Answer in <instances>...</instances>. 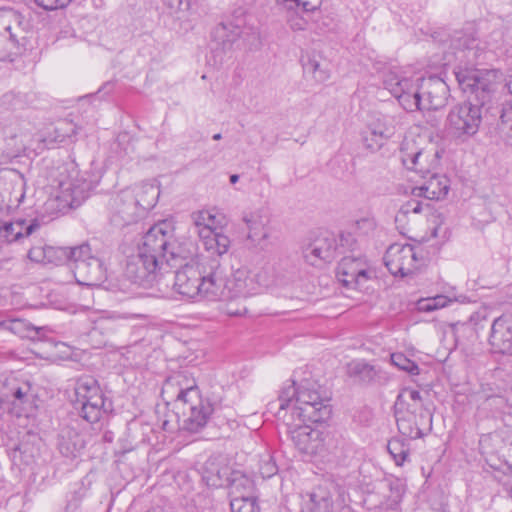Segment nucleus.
<instances>
[{
    "label": "nucleus",
    "instance_id": "nucleus-13",
    "mask_svg": "<svg viewBox=\"0 0 512 512\" xmlns=\"http://www.w3.org/2000/svg\"><path fill=\"white\" fill-rule=\"evenodd\" d=\"M167 227L168 225L165 222L152 227L158 228L163 234L164 239L167 240L165 247L159 253L162 264L182 268L186 263H192L197 251L194 242L188 239H175L172 231L167 230Z\"/></svg>",
    "mask_w": 512,
    "mask_h": 512
},
{
    "label": "nucleus",
    "instance_id": "nucleus-45",
    "mask_svg": "<svg viewBox=\"0 0 512 512\" xmlns=\"http://www.w3.org/2000/svg\"><path fill=\"white\" fill-rule=\"evenodd\" d=\"M500 129L506 135L508 145L512 147V106L507 105L502 108L500 115Z\"/></svg>",
    "mask_w": 512,
    "mask_h": 512
},
{
    "label": "nucleus",
    "instance_id": "nucleus-23",
    "mask_svg": "<svg viewBox=\"0 0 512 512\" xmlns=\"http://www.w3.org/2000/svg\"><path fill=\"white\" fill-rule=\"evenodd\" d=\"M230 501L231 512H260L256 498L253 496V484L246 478L241 477L231 484Z\"/></svg>",
    "mask_w": 512,
    "mask_h": 512
},
{
    "label": "nucleus",
    "instance_id": "nucleus-5",
    "mask_svg": "<svg viewBox=\"0 0 512 512\" xmlns=\"http://www.w3.org/2000/svg\"><path fill=\"white\" fill-rule=\"evenodd\" d=\"M394 413L399 432L402 436L417 439L423 436L417 421V414L425 417L423 401L420 392L411 388H404L398 394L394 403Z\"/></svg>",
    "mask_w": 512,
    "mask_h": 512
},
{
    "label": "nucleus",
    "instance_id": "nucleus-26",
    "mask_svg": "<svg viewBox=\"0 0 512 512\" xmlns=\"http://www.w3.org/2000/svg\"><path fill=\"white\" fill-rule=\"evenodd\" d=\"M337 256L336 238L332 234L316 238L305 250V260L312 266L331 262Z\"/></svg>",
    "mask_w": 512,
    "mask_h": 512
},
{
    "label": "nucleus",
    "instance_id": "nucleus-39",
    "mask_svg": "<svg viewBox=\"0 0 512 512\" xmlns=\"http://www.w3.org/2000/svg\"><path fill=\"white\" fill-rule=\"evenodd\" d=\"M389 494L385 495V501L381 503L380 508L395 512L402 500L404 487L399 479L387 482Z\"/></svg>",
    "mask_w": 512,
    "mask_h": 512
},
{
    "label": "nucleus",
    "instance_id": "nucleus-57",
    "mask_svg": "<svg viewBox=\"0 0 512 512\" xmlns=\"http://www.w3.org/2000/svg\"><path fill=\"white\" fill-rule=\"evenodd\" d=\"M493 437H494V435H492V434L483 435V436L481 437V439H480V445H481V447H482V448H484V447H485V444H486L488 441L492 440V439H493ZM495 437H497V435H495Z\"/></svg>",
    "mask_w": 512,
    "mask_h": 512
},
{
    "label": "nucleus",
    "instance_id": "nucleus-49",
    "mask_svg": "<svg viewBox=\"0 0 512 512\" xmlns=\"http://www.w3.org/2000/svg\"><path fill=\"white\" fill-rule=\"evenodd\" d=\"M422 211V203L416 199L405 202L396 215V222L403 220L409 213H420Z\"/></svg>",
    "mask_w": 512,
    "mask_h": 512
},
{
    "label": "nucleus",
    "instance_id": "nucleus-41",
    "mask_svg": "<svg viewBox=\"0 0 512 512\" xmlns=\"http://www.w3.org/2000/svg\"><path fill=\"white\" fill-rule=\"evenodd\" d=\"M73 247H53L46 245L45 264L59 265L71 261Z\"/></svg>",
    "mask_w": 512,
    "mask_h": 512
},
{
    "label": "nucleus",
    "instance_id": "nucleus-53",
    "mask_svg": "<svg viewBox=\"0 0 512 512\" xmlns=\"http://www.w3.org/2000/svg\"><path fill=\"white\" fill-rule=\"evenodd\" d=\"M72 0H35L45 10H56L66 7Z\"/></svg>",
    "mask_w": 512,
    "mask_h": 512
},
{
    "label": "nucleus",
    "instance_id": "nucleus-47",
    "mask_svg": "<svg viewBox=\"0 0 512 512\" xmlns=\"http://www.w3.org/2000/svg\"><path fill=\"white\" fill-rule=\"evenodd\" d=\"M306 72L311 73L316 81L324 82L329 78L328 70L321 67L319 61L315 58H311L304 64Z\"/></svg>",
    "mask_w": 512,
    "mask_h": 512
},
{
    "label": "nucleus",
    "instance_id": "nucleus-2",
    "mask_svg": "<svg viewBox=\"0 0 512 512\" xmlns=\"http://www.w3.org/2000/svg\"><path fill=\"white\" fill-rule=\"evenodd\" d=\"M327 401L328 399L324 398L315 388V383L305 381L296 387L295 382L292 381L280 391L277 400L278 410L275 416L278 418V414L283 411V413L293 415V419H297L299 422H322L331 413L329 405L326 404ZM275 405L276 403H270L269 409L273 410Z\"/></svg>",
    "mask_w": 512,
    "mask_h": 512
},
{
    "label": "nucleus",
    "instance_id": "nucleus-27",
    "mask_svg": "<svg viewBox=\"0 0 512 512\" xmlns=\"http://www.w3.org/2000/svg\"><path fill=\"white\" fill-rule=\"evenodd\" d=\"M347 374L366 385L382 386L389 381V376L384 370L365 360H353L348 363Z\"/></svg>",
    "mask_w": 512,
    "mask_h": 512
},
{
    "label": "nucleus",
    "instance_id": "nucleus-9",
    "mask_svg": "<svg viewBox=\"0 0 512 512\" xmlns=\"http://www.w3.org/2000/svg\"><path fill=\"white\" fill-rule=\"evenodd\" d=\"M383 85L407 112L421 111V77H409L402 71L389 70Z\"/></svg>",
    "mask_w": 512,
    "mask_h": 512
},
{
    "label": "nucleus",
    "instance_id": "nucleus-11",
    "mask_svg": "<svg viewBox=\"0 0 512 512\" xmlns=\"http://www.w3.org/2000/svg\"><path fill=\"white\" fill-rule=\"evenodd\" d=\"M455 76L463 92L474 95L478 101L477 104L484 105L489 101L491 93L496 90L497 71L495 70L465 68L456 71Z\"/></svg>",
    "mask_w": 512,
    "mask_h": 512
},
{
    "label": "nucleus",
    "instance_id": "nucleus-52",
    "mask_svg": "<svg viewBox=\"0 0 512 512\" xmlns=\"http://www.w3.org/2000/svg\"><path fill=\"white\" fill-rule=\"evenodd\" d=\"M277 471V465L271 457L267 460H263L259 468V472L263 478H270L274 476Z\"/></svg>",
    "mask_w": 512,
    "mask_h": 512
},
{
    "label": "nucleus",
    "instance_id": "nucleus-25",
    "mask_svg": "<svg viewBox=\"0 0 512 512\" xmlns=\"http://www.w3.org/2000/svg\"><path fill=\"white\" fill-rule=\"evenodd\" d=\"M182 413L186 417L183 421V428L190 432L200 431L208 422L213 412L212 405L201 398L199 401H187L186 406H180Z\"/></svg>",
    "mask_w": 512,
    "mask_h": 512
},
{
    "label": "nucleus",
    "instance_id": "nucleus-62",
    "mask_svg": "<svg viewBox=\"0 0 512 512\" xmlns=\"http://www.w3.org/2000/svg\"><path fill=\"white\" fill-rule=\"evenodd\" d=\"M474 318H475V316H474V315H472V316L470 317V320H471V321H474Z\"/></svg>",
    "mask_w": 512,
    "mask_h": 512
},
{
    "label": "nucleus",
    "instance_id": "nucleus-51",
    "mask_svg": "<svg viewBox=\"0 0 512 512\" xmlns=\"http://www.w3.org/2000/svg\"><path fill=\"white\" fill-rule=\"evenodd\" d=\"M46 244L33 245L28 251V258L35 263L45 264Z\"/></svg>",
    "mask_w": 512,
    "mask_h": 512
},
{
    "label": "nucleus",
    "instance_id": "nucleus-29",
    "mask_svg": "<svg viewBox=\"0 0 512 512\" xmlns=\"http://www.w3.org/2000/svg\"><path fill=\"white\" fill-rule=\"evenodd\" d=\"M489 342L496 352L512 356L511 315H502L493 321Z\"/></svg>",
    "mask_w": 512,
    "mask_h": 512
},
{
    "label": "nucleus",
    "instance_id": "nucleus-38",
    "mask_svg": "<svg viewBox=\"0 0 512 512\" xmlns=\"http://www.w3.org/2000/svg\"><path fill=\"white\" fill-rule=\"evenodd\" d=\"M410 438H392L387 444V450L396 465L401 466L408 459L410 453Z\"/></svg>",
    "mask_w": 512,
    "mask_h": 512
},
{
    "label": "nucleus",
    "instance_id": "nucleus-36",
    "mask_svg": "<svg viewBox=\"0 0 512 512\" xmlns=\"http://www.w3.org/2000/svg\"><path fill=\"white\" fill-rule=\"evenodd\" d=\"M311 512H334L335 504L327 488L318 486L310 493Z\"/></svg>",
    "mask_w": 512,
    "mask_h": 512
},
{
    "label": "nucleus",
    "instance_id": "nucleus-22",
    "mask_svg": "<svg viewBox=\"0 0 512 512\" xmlns=\"http://www.w3.org/2000/svg\"><path fill=\"white\" fill-rule=\"evenodd\" d=\"M203 275L197 265L186 263L175 272L174 289L177 293L189 298H201Z\"/></svg>",
    "mask_w": 512,
    "mask_h": 512
},
{
    "label": "nucleus",
    "instance_id": "nucleus-1",
    "mask_svg": "<svg viewBox=\"0 0 512 512\" xmlns=\"http://www.w3.org/2000/svg\"><path fill=\"white\" fill-rule=\"evenodd\" d=\"M268 270L263 268L255 277H251L247 269L240 268L228 277L217 266L203 275L200 299L230 302L256 294L259 286L277 285L275 278L267 276Z\"/></svg>",
    "mask_w": 512,
    "mask_h": 512
},
{
    "label": "nucleus",
    "instance_id": "nucleus-20",
    "mask_svg": "<svg viewBox=\"0 0 512 512\" xmlns=\"http://www.w3.org/2000/svg\"><path fill=\"white\" fill-rule=\"evenodd\" d=\"M336 276L343 286L352 289L366 281L367 263L361 253L345 255L338 264Z\"/></svg>",
    "mask_w": 512,
    "mask_h": 512
},
{
    "label": "nucleus",
    "instance_id": "nucleus-17",
    "mask_svg": "<svg viewBox=\"0 0 512 512\" xmlns=\"http://www.w3.org/2000/svg\"><path fill=\"white\" fill-rule=\"evenodd\" d=\"M134 196L132 190L124 189L110 198L108 209L111 222L115 226L129 225L143 216Z\"/></svg>",
    "mask_w": 512,
    "mask_h": 512
},
{
    "label": "nucleus",
    "instance_id": "nucleus-21",
    "mask_svg": "<svg viewBox=\"0 0 512 512\" xmlns=\"http://www.w3.org/2000/svg\"><path fill=\"white\" fill-rule=\"evenodd\" d=\"M242 222L247 229V241L250 246L257 249H265L269 239V220L261 209L248 210L242 213Z\"/></svg>",
    "mask_w": 512,
    "mask_h": 512
},
{
    "label": "nucleus",
    "instance_id": "nucleus-31",
    "mask_svg": "<svg viewBox=\"0 0 512 512\" xmlns=\"http://www.w3.org/2000/svg\"><path fill=\"white\" fill-rule=\"evenodd\" d=\"M58 198L70 208H76L88 197L90 183L84 179H69L59 183Z\"/></svg>",
    "mask_w": 512,
    "mask_h": 512
},
{
    "label": "nucleus",
    "instance_id": "nucleus-33",
    "mask_svg": "<svg viewBox=\"0 0 512 512\" xmlns=\"http://www.w3.org/2000/svg\"><path fill=\"white\" fill-rule=\"evenodd\" d=\"M85 447L83 436L74 428L65 427L58 436V449L66 458H76Z\"/></svg>",
    "mask_w": 512,
    "mask_h": 512
},
{
    "label": "nucleus",
    "instance_id": "nucleus-56",
    "mask_svg": "<svg viewBox=\"0 0 512 512\" xmlns=\"http://www.w3.org/2000/svg\"><path fill=\"white\" fill-rule=\"evenodd\" d=\"M225 311L229 316H240V315H243L244 313H246L247 309H246V307L232 309L228 305Z\"/></svg>",
    "mask_w": 512,
    "mask_h": 512
},
{
    "label": "nucleus",
    "instance_id": "nucleus-59",
    "mask_svg": "<svg viewBox=\"0 0 512 512\" xmlns=\"http://www.w3.org/2000/svg\"><path fill=\"white\" fill-rule=\"evenodd\" d=\"M238 180H239V175L233 174V175L230 176V182L232 184H235Z\"/></svg>",
    "mask_w": 512,
    "mask_h": 512
},
{
    "label": "nucleus",
    "instance_id": "nucleus-64",
    "mask_svg": "<svg viewBox=\"0 0 512 512\" xmlns=\"http://www.w3.org/2000/svg\"><path fill=\"white\" fill-rule=\"evenodd\" d=\"M510 445L512 446V441L510 442Z\"/></svg>",
    "mask_w": 512,
    "mask_h": 512
},
{
    "label": "nucleus",
    "instance_id": "nucleus-7",
    "mask_svg": "<svg viewBox=\"0 0 512 512\" xmlns=\"http://www.w3.org/2000/svg\"><path fill=\"white\" fill-rule=\"evenodd\" d=\"M482 106L468 100L452 107L445 122L447 133L462 142L474 136L482 122Z\"/></svg>",
    "mask_w": 512,
    "mask_h": 512
},
{
    "label": "nucleus",
    "instance_id": "nucleus-8",
    "mask_svg": "<svg viewBox=\"0 0 512 512\" xmlns=\"http://www.w3.org/2000/svg\"><path fill=\"white\" fill-rule=\"evenodd\" d=\"M277 419L286 426V433L300 453L316 456L325 451L326 435L323 431L306 425L304 422H299L297 419H293V415H288L283 411L278 414Z\"/></svg>",
    "mask_w": 512,
    "mask_h": 512
},
{
    "label": "nucleus",
    "instance_id": "nucleus-44",
    "mask_svg": "<svg viewBox=\"0 0 512 512\" xmlns=\"http://www.w3.org/2000/svg\"><path fill=\"white\" fill-rule=\"evenodd\" d=\"M336 247H337V255L345 254L349 252L350 254H356L357 251V241L355 237L351 233H341L336 238Z\"/></svg>",
    "mask_w": 512,
    "mask_h": 512
},
{
    "label": "nucleus",
    "instance_id": "nucleus-18",
    "mask_svg": "<svg viewBox=\"0 0 512 512\" xmlns=\"http://www.w3.org/2000/svg\"><path fill=\"white\" fill-rule=\"evenodd\" d=\"M401 160L407 169L419 173L423 178L432 173L439 164L437 152L432 153L430 151L416 149L414 148V144L409 141L402 144Z\"/></svg>",
    "mask_w": 512,
    "mask_h": 512
},
{
    "label": "nucleus",
    "instance_id": "nucleus-34",
    "mask_svg": "<svg viewBox=\"0 0 512 512\" xmlns=\"http://www.w3.org/2000/svg\"><path fill=\"white\" fill-rule=\"evenodd\" d=\"M200 241L205 250L212 256H222L226 254L230 248V239L227 235L217 230L204 229L200 232Z\"/></svg>",
    "mask_w": 512,
    "mask_h": 512
},
{
    "label": "nucleus",
    "instance_id": "nucleus-32",
    "mask_svg": "<svg viewBox=\"0 0 512 512\" xmlns=\"http://www.w3.org/2000/svg\"><path fill=\"white\" fill-rule=\"evenodd\" d=\"M428 181L412 189V194L417 197H425L430 200H440L444 198L449 191V180L446 176L430 173Z\"/></svg>",
    "mask_w": 512,
    "mask_h": 512
},
{
    "label": "nucleus",
    "instance_id": "nucleus-63",
    "mask_svg": "<svg viewBox=\"0 0 512 512\" xmlns=\"http://www.w3.org/2000/svg\"><path fill=\"white\" fill-rule=\"evenodd\" d=\"M510 493H511V495H512V484H511V486H510Z\"/></svg>",
    "mask_w": 512,
    "mask_h": 512
},
{
    "label": "nucleus",
    "instance_id": "nucleus-10",
    "mask_svg": "<svg viewBox=\"0 0 512 512\" xmlns=\"http://www.w3.org/2000/svg\"><path fill=\"white\" fill-rule=\"evenodd\" d=\"M73 273L76 282L85 286H99L106 279V268L101 259L91 254L87 244L73 247Z\"/></svg>",
    "mask_w": 512,
    "mask_h": 512
},
{
    "label": "nucleus",
    "instance_id": "nucleus-19",
    "mask_svg": "<svg viewBox=\"0 0 512 512\" xmlns=\"http://www.w3.org/2000/svg\"><path fill=\"white\" fill-rule=\"evenodd\" d=\"M421 111L444 108L450 96L446 82L438 76L421 77Z\"/></svg>",
    "mask_w": 512,
    "mask_h": 512
},
{
    "label": "nucleus",
    "instance_id": "nucleus-12",
    "mask_svg": "<svg viewBox=\"0 0 512 512\" xmlns=\"http://www.w3.org/2000/svg\"><path fill=\"white\" fill-rule=\"evenodd\" d=\"M420 248L411 244H391L384 255V264L394 276L406 277L424 264Z\"/></svg>",
    "mask_w": 512,
    "mask_h": 512
},
{
    "label": "nucleus",
    "instance_id": "nucleus-58",
    "mask_svg": "<svg viewBox=\"0 0 512 512\" xmlns=\"http://www.w3.org/2000/svg\"><path fill=\"white\" fill-rule=\"evenodd\" d=\"M121 317L124 319H137V318L142 317V315L141 314H123Z\"/></svg>",
    "mask_w": 512,
    "mask_h": 512
},
{
    "label": "nucleus",
    "instance_id": "nucleus-4",
    "mask_svg": "<svg viewBox=\"0 0 512 512\" xmlns=\"http://www.w3.org/2000/svg\"><path fill=\"white\" fill-rule=\"evenodd\" d=\"M29 21L13 8H0V60L13 61L27 45Z\"/></svg>",
    "mask_w": 512,
    "mask_h": 512
},
{
    "label": "nucleus",
    "instance_id": "nucleus-61",
    "mask_svg": "<svg viewBox=\"0 0 512 512\" xmlns=\"http://www.w3.org/2000/svg\"><path fill=\"white\" fill-rule=\"evenodd\" d=\"M212 138H213V140H220L222 138V136L220 133H217V134H214Z\"/></svg>",
    "mask_w": 512,
    "mask_h": 512
},
{
    "label": "nucleus",
    "instance_id": "nucleus-48",
    "mask_svg": "<svg viewBox=\"0 0 512 512\" xmlns=\"http://www.w3.org/2000/svg\"><path fill=\"white\" fill-rule=\"evenodd\" d=\"M450 300L444 295H438L419 301V309L421 311L430 312L445 307Z\"/></svg>",
    "mask_w": 512,
    "mask_h": 512
},
{
    "label": "nucleus",
    "instance_id": "nucleus-24",
    "mask_svg": "<svg viewBox=\"0 0 512 512\" xmlns=\"http://www.w3.org/2000/svg\"><path fill=\"white\" fill-rule=\"evenodd\" d=\"M395 118L388 115H381L369 125L368 134L363 137L365 146L376 151L382 147L384 141L391 138L396 131Z\"/></svg>",
    "mask_w": 512,
    "mask_h": 512
},
{
    "label": "nucleus",
    "instance_id": "nucleus-3",
    "mask_svg": "<svg viewBox=\"0 0 512 512\" xmlns=\"http://www.w3.org/2000/svg\"><path fill=\"white\" fill-rule=\"evenodd\" d=\"M167 240L158 228H150L143 236L138 253L129 258L126 275L132 282L141 286H150L157 272L163 268L159 253Z\"/></svg>",
    "mask_w": 512,
    "mask_h": 512
},
{
    "label": "nucleus",
    "instance_id": "nucleus-15",
    "mask_svg": "<svg viewBox=\"0 0 512 512\" xmlns=\"http://www.w3.org/2000/svg\"><path fill=\"white\" fill-rule=\"evenodd\" d=\"M30 133L17 118L0 120V152L6 160L19 157L27 148Z\"/></svg>",
    "mask_w": 512,
    "mask_h": 512
},
{
    "label": "nucleus",
    "instance_id": "nucleus-54",
    "mask_svg": "<svg viewBox=\"0 0 512 512\" xmlns=\"http://www.w3.org/2000/svg\"><path fill=\"white\" fill-rule=\"evenodd\" d=\"M165 4L175 12L188 10L190 6L188 0H165Z\"/></svg>",
    "mask_w": 512,
    "mask_h": 512
},
{
    "label": "nucleus",
    "instance_id": "nucleus-35",
    "mask_svg": "<svg viewBox=\"0 0 512 512\" xmlns=\"http://www.w3.org/2000/svg\"><path fill=\"white\" fill-rule=\"evenodd\" d=\"M127 190H132L135 202L141 208L143 215L156 205L160 195L158 186L152 183H144L134 188H127Z\"/></svg>",
    "mask_w": 512,
    "mask_h": 512
},
{
    "label": "nucleus",
    "instance_id": "nucleus-6",
    "mask_svg": "<svg viewBox=\"0 0 512 512\" xmlns=\"http://www.w3.org/2000/svg\"><path fill=\"white\" fill-rule=\"evenodd\" d=\"M76 405L80 415L89 423H96L111 410V403L104 398L98 381L92 376H82L75 384Z\"/></svg>",
    "mask_w": 512,
    "mask_h": 512
},
{
    "label": "nucleus",
    "instance_id": "nucleus-40",
    "mask_svg": "<svg viewBox=\"0 0 512 512\" xmlns=\"http://www.w3.org/2000/svg\"><path fill=\"white\" fill-rule=\"evenodd\" d=\"M288 11H302L309 13L318 10L322 5V0H277Z\"/></svg>",
    "mask_w": 512,
    "mask_h": 512
},
{
    "label": "nucleus",
    "instance_id": "nucleus-30",
    "mask_svg": "<svg viewBox=\"0 0 512 512\" xmlns=\"http://www.w3.org/2000/svg\"><path fill=\"white\" fill-rule=\"evenodd\" d=\"M7 398H11V413L20 417L28 416L33 410L34 393L31 385L27 382L19 383L13 380L10 383L9 391L5 393Z\"/></svg>",
    "mask_w": 512,
    "mask_h": 512
},
{
    "label": "nucleus",
    "instance_id": "nucleus-37",
    "mask_svg": "<svg viewBox=\"0 0 512 512\" xmlns=\"http://www.w3.org/2000/svg\"><path fill=\"white\" fill-rule=\"evenodd\" d=\"M0 328L4 330H8L15 335H18L21 338H35L39 333V328H36L21 319H10L0 321Z\"/></svg>",
    "mask_w": 512,
    "mask_h": 512
},
{
    "label": "nucleus",
    "instance_id": "nucleus-14",
    "mask_svg": "<svg viewBox=\"0 0 512 512\" xmlns=\"http://www.w3.org/2000/svg\"><path fill=\"white\" fill-rule=\"evenodd\" d=\"M167 401H174L176 407L186 406L187 401H199V389L195 378L188 371H178L164 382L161 392Z\"/></svg>",
    "mask_w": 512,
    "mask_h": 512
},
{
    "label": "nucleus",
    "instance_id": "nucleus-43",
    "mask_svg": "<svg viewBox=\"0 0 512 512\" xmlns=\"http://www.w3.org/2000/svg\"><path fill=\"white\" fill-rule=\"evenodd\" d=\"M459 46L461 47V53L464 54V57L470 62L474 64L477 62L480 57L481 50L479 49V42L474 38H465L459 41Z\"/></svg>",
    "mask_w": 512,
    "mask_h": 512
},
{
    "label": "nucleus",
    "instance_id": "nucleus-60",
    "mask_svg": "<svg viewBox=\"0 0 512 512\" xmlns=\"http://www.w3.org/2000/svg\"><path fill=\"white\" fill-rule=\"evenodd\" d=\"M507 87H508L509 92L512 94V75L509 78V81L507 83Z\"/></svg>",
    "mask_w": 512,
    "mask_h": 512
},
{
    "label": "nucleus",
    "instance_id": "nucleus-50",
    "mask_svg": "<svg viewBox=\"0 0 512 512\" xmlns=\"http://www.w3.org/2000/svg\"><path fill=\"white\" fill-rule=\"evenodd\" d=\"M287 23L293 31H303L306 29L308 21L300 15L302 11H289Z\"/></svg>",
    "mask_w": 512,
    "mask_h": 512
},
{
    "label": "nucleus",
    "instance_id": "nucleus-55",
    "mask_svg": "<svg viewBox=\"0 0 512 512\" xmlns=\"http://www.w3.org/2000/svg\"><path fill=\"white\" fill-rule=\"evenodd\" d=\"M375 226V223L372 219L369 218H362L356 222V228L358 230L362 229H373Z\"/></svg>",
    "mask_w": 512,
    "mask_h": 512
},
{
    "label": "nucleus",
    "instance_id": "nucleus-46",
    "mask_svg": "<svg viewBox=\"0 0 512 512\" xmlns=\"http://www.w3.org/2000/svg\"><path fill=\"white\" fill-rule=\"evenodd\" d=\"M391 361L392 363L397 366L399 369L406 371L410 373L411 375H418L419 374V367L418 365L408 359L404 354L402 353H394L391 355Z\"/></svg>",
    "mask_w": 512,
    "mask_h": 512
},
{
    "label": "nucleus",
    "instance_id": "nucleus-16",
    "mask_svg": "<svg viewBox=\"0 0 512 512\" xmlns=\"http://www.w3.org/2000/svg\"><path fill=\"white\" fill-rule=\"evenodd\" d=\"M12 208L6 205L5 208L0 207V241L5 243H13L27 238L43 225V220L39 218H13L10 216Z\"/></svg>",
    "mask_w": 512,
    "mask_h": 512
},
{
    "label": "nucleus",
    "instance_id": "nucleus-42",
    "mask_svg": "<svg viewBox=\"0 0 512 512\" xmlns=\"http://www.w3.org/2000/svg\"><path fill=\"white\" fill-rule=\"evenodd\" d=\"M193 223L197 229V234L200 236V232L204 229L217 230L215 226L216 217L209 211H198L192 214Z\"/></svg>",
    "mask_w": 512,
    "mask_h": 512
},
{
    "label": "nucleus",
    "instance_id": "nucleus-28",
    "mask_svg": "<svg viewBox=\"0 0 512 512\" xmlns=\"http://www.w3.org/2000/svg\"><path fill=\"white\" fill-rule=\"evenodd\" d=\"M243 34L242 20L237 23L226 22L217 25L212 33L215 50L223 52L232 51L240 47V38Z\"/></svg>",
    "mask_w": 512,
    "mask_h": 512
}]
</instances>
